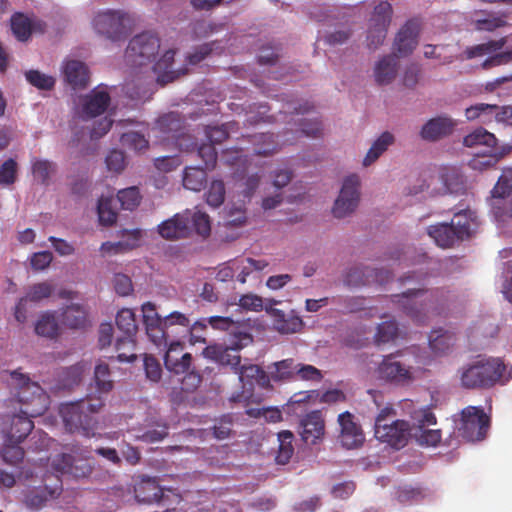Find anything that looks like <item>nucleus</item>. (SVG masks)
<instances>
[{
  "label": "nucleus",
  "instance_id": "nucleus-1",
  "mask_svg": "<svg viewBox=\"0 0 512 512\" xmlns=\"http://www.w3.org/2000/svg\"><path fill=\"white\" fill-rule=\"evenodd\" d=\"M141 309L146 334L157 347H166L173 340L181 341L190 331V319L184 313L173 311L161 317L152 302H145Z\"/></svg>",
  "mask_w": 512,
  "mask_h": 512
},
{
  "label": "nucleus",
  "instance_id": "nucleus-2",
  "mask_svg": "<svg viewBox=\"0 0 512 512\" xmlns=\"http://www.w3.org/2000/svg\"><path fill=\"white\" fill-rule=\"evenodd\" d=\"M507 367L500 358H484L462 368L461 384L468 389H488L496 384H505L511 378L506 376Z\"/></svg>",
  "mask_w": 512,
  "mask_h": 512
},
{
  "label": "nucleus",
  "instance_id": "nucleus-3",
  "mask_svg": "<svg viewBox=\"0 0 512 512\" xmlns=\"http://www.w3.org/2000/svg\"><path fill=\"white\" fill-rule=\"evenodd\" d=\"M476 213L470 209L454 213L451 223H441L428 228V234L442 248L452 247L456 242L468 239L477 228Z\"/></svg>",
  "mask_w": 512,
  "mask_h": 512
},
{
  "label": "nucleus",
  "instance_id": "nucleus-4",
  "mask_svg": "<svg viewBox=\"0 0 512 512\" xmlns=\"http://www.w3.org/2000/svg\"><path fill=\"white\" fill-rule=\"evenodd\" d=\"M9 374L10 385L17 390L18 401L26 405L22 412L31 417L44 414L49 407L50 401L43 388L18 369L9 372Z\"/></svg>",
  "mask_w": 512,
  "mask_h": 512
},
{
  "label": "nucleus",
  "instance_id": "nucleus-5",
  "mask_svg": "<svg viewBox=\"0 0 512 512\" xmlns=\"http://www.w3.org/2000/svg\"><path fill=\"white\" fill-rule=\"evenodd\" d=\"M60 414L66 430L70 433H79L85 437L96 435V406L91 400L63 405Z\"/></svg>",
  "mask_w": 512,
  "mask_h": 512
},
{
  "label": "nucleus",
  "instance_id": "nucleus-6",
  "mask_svg": "<svg viewBox=\"0 0 512 512\" xmlns=\"http://www.w3.org/2000/svg\"><path fill=\"white\" fill-rule=\"evenodd\" d=\"M396 412L391 406H386L375 419V436L382 442L396 449L406 445L410 425L405 420H393Z\"/></svg>",
  "mask_w": 512,
  "mask_h": 512
},
{
  "label": "nucleus",
  "instance_id": "nucleus-7",
  "mask_svg": "<svg viewBox=\"0 0 512 512\" xmlns=\"http://www.w3.org/2000/svg\"><path fill=\"white\" fill-rule=\"evenodd\" d=\"M113 326L111 323H101L98 329V350L103 351L101 358L120 363H131L137 359L135 353L136 339L131 336L119 337L114 345V353H109L106 349L110 346L113 339Z\"/></svg>",
  "mask_w": 512,
  "mask_h": 512
},
{
  "label": "nucleus",
  "instance_id": "nucleus-8",
  "mask_svg": "<svg viewBox=\"0 0 512 512\" xmlns=\"http://www.w3.org/2000/svg\"><path fill=\"white\" fill-rule=\"evenodd\" d=\"M253 342V338L248 333H238L227 343H214L206 346L202 355L222 366H230L233 370L241 362L240 350Z\"/></svg>",
  "mask_w": 512,
  "mask_h": 512
},
{
  "label": "nucleus",
  "instance_id": "nucleus-9",
  "mask_svg": "<svg viewBox=\"0 0 512 512\" xmlns=\"http://www.w3.org/2000/svg\"><path fill=\"white\" fill-rule=\"evenodd\" d=\"M437 293L424 289H409L401 295H393L392 301L417 323H424L431 306L437 301Z\"/></svg>",
  "mask_w": 512,
  "mask_h": 512
},
{
  "label": "nucleus",
  "instance_id": "nucleus-10",
  "mask_svg": "<svg viewBox=\"0 0 512 512\" xmlns=\"http://www.w3.org/2000/svg\"><path fill=\"white\" fill-rule=\"evenodd\" d=\"M490 426V418L480 407L468 406L461 412L458 431L467 441H481L486 437Z\"/></svg>",
  "mask_w": 512,
  "mask_h": 512
},
{
  "label": "nucleus",
  "instance_id": "nucleus-11",
  "mask_svg": "<svg viewBox=\"0 0 512 512\" xmlns=\"http://www.w3.org/2000/svg\"><path fill=\"white\" fill-rule=\"evenodd\" d=\"M160 39L158 34H135L129 41L125 58L132 66H143L158 53Z\"/></svg>",
  "mask_w": 512,
  "mask_h": 512
},
{
  "label": "nucleus",
  "instance_id": "nucleus-12",
  "mask_svg": "<svg viewBox=\"0 0 512 512\" xmlns=\"http://www.w3.org/2000/svg\"><path fill=\"white\" fill-rule=\"evenodd\" d=\"M360 179L356 174L347 176L342 184L337 199L334 202L332 213L336 218H344L353 213L360 201Z\"/></svg>",
  "mask_w": 512,
  "mask_h": 512
},
{
  "label": "nucleus",
  "instance_id": "nucleus-13",
  "mask_svg": "<svg viewBox=\"0 0 512 512\" xmlns=\"http://www.w3.org/2000/svg\"><path fill=\"white\" fill-rule=\"evenodd\" d=\"M233 371L238 374L239 381L242 383L243 388L249 386L248 391H242L241 393L233 394L230 398L235 403H246L252 396L251 390L253 385L256 383L261 387H265L269 383V378L265 371L255 364H244L235 366Z\"/></svg>",
  "mask_w": 512,
  "mask_h": 512
},
{
  "label": "nucleus",
  "instance_id": "nucleus-14",
  "mask_svg": "<svg viewBox=\"0 0 512 512\" xmlns=\"http://www.w3.org/2000/svg\"><path fill=\"white\" fill-rule=\"evenodd\" d=\"M492 207L498 216H512V168L503 171L492 190Z\"/></svg>",
  "mask_w": 512,
  "mask_h": 512
},
{
  "label": "nucleus",
  "instance_id": "nucleus-15",
  "mask_svg": "<svg viewBox=\"0 0 512 512\" xmlns=\"http://www.w3.org/2000/svg\"><path fill=\"white\" fill-rule=\"evenodd\" d=\"M391 278L388 270L372 269L366 266H355L349 269L344 278V283L350 287H359L377 283L383 285Z\"/></svg>",
  "mask_w": 512,
  "mask_h": 512
},
{
  "label": "nucleus",
  "instance_id": "nucleus-16",
  "mask_svg": "<svg viewBox=\"0 0 512 512\" xmlns=\"http://www.w3.org/2000/svg\"><path fill=\"white\" fill-rule=\"evenodd\" d=\"M337 421L340 426L339 440L342 446L347 449L360 447L365 437L361 426L355 421L354 415L345 411L338 415Z\"/></svg>",
  "mask_w": 512,
  "mask_h": 512
},
{
  "label": "nucleus",
  "instance_id": "nucleus-17",
  "mask_svg": "<svg viewBox=\"0 0 512 512\" xmlns=\"http://www.w3.org/2000/svg\"><path fill=\"white\" fill-rule=\"evenodd\" d=\"M378 375L389 382L402 385L413 379L410 368L396 361L393 355L384 357L378 366Z\"/></svg>",
  "mask_w": 512,
  "mask_h": 512
},
{
  "label": "nucleus",
  "instance_id": "nucleus-18",
  "mask_svg": "<svg viewBox=\"0 0 512 512\" xmlns=\"http://www.w3.org/2000/svg\"><path fill=\"white\" fill-rule=\"evenodd\" d=\"M30 415L14 414L8 421L2 423V432L5 437L13 442H22L33 430L34 423Z\"/></svg>",
  "mask_w": 512,
  "mask_h": 512
},
{
  "label": "nucleus",
  "instance_id": "nucleus-19",
  "mask_svg": "<svg viewBox=\"0 0 512 512\" xmlns=\"http://www.w3.org/2000/svg\"><path fill=\"white\" fill-rule=\"evenodd\" d=\"M165 348H167V351L164 356V364L169 371L180 374L190 369L192 355L190 353L181 354V341L173 340V342H168Z\"/></svg>",
  "mask_w": 512,
  "mask_h": 512
},
{
  "label": "nucleus",
  "instance_id": "nucleus-20",
  "mask_svg": "<svg viewBox=\"0 0 512 512\" xmlns=\"http://www.w3.org/2000/svg\"><path fill=\"white\" fill-rule=\"evenodd\" d=\"M456 122L447 116H438L428 120L420 131L423 140L434 142L452 134Z\"/></svg>",
  "mask_w": 512,
  "mask_h": 512
},
{
  "label": "nucleus",
  "instance_id": "nucleus-21",
  "mask_svg": "<svg viewBox=\"0 0 512 512\" xmlns=\"http://www.w3.org/2000/svg\"><path fill=\"white\" fill-rule=\"evenodd\" d=\"M158 233L167 240L182 239L191 235L192 227L188 225V218L184 212L177 213L158 225Z\"/></svg>",
  "mask_w": 512,
  "mask_h": 512
},
{
  "label": "nucleus",
  "instance_id": "nucleus-22",
  "mask_svg": "<svg viewBox=\"0 0 512 512\" xmlns=\"http://www.w3.org/2000/svg\"><path fill=\"white\" fill-rule=\"evenodd\" d=\"M301 437L305 443L316 444L324 436L325 422L320 410L306 414L301 422Z\"/></svg>",
  "mask_w": 512,
  "mask_h": 512
},
{
  "label": "nucleus",
  "instance_id": "nucleus-23",
  "mask_svg": "<svg viewBox=\"0 0 512 512\" xmlns=\"http://www.w3.org/2000/svg\"><path fill=\"white\" fill-rule=\"evenodd\" d=\"M495 114L497 122L512 125V106L499 107L495 104L478 103L465 111L468 120L479 118L483 114Z\"/></svg>",
  "mask_w": 512,
  "mask_h": 512
},
{
  "label": "nucleus",
  "instance_id": "nucleus-24",
  "mask_svg": "<svg viewBox=\"0 0 512 512\" xmlns=\"http://www.w3.org/2000/svg\"><path fill=\"white\" fill-rule=\"evenodd\" d=\"M135 498L141 503L159 502L163 497V489L155 477L142 476L134 486Z\"/></svg>",
  "mask_w": 512,
  "mask_h": 512
},
{
  "label": "nucleus",
  "instance_id": "nucleus-25",
  "mask_svg": "<svg viewBox=\"0 0 512 512\" xmlns=\"http://www.w3.org/2000/svg\"><path fill=\"white\" fill-rule=\"evenodd\" d=\"M176 51L173 49L167 50L160 59L156 61L152 69L157 74V82L165 85L177 79L181 74H186L187 69L173 70L174 56Z\"/></svg>",
  "mask_w": 512,
  "mask_h": 512
},
{
  "label": "nucleus",
  "instance_id": "nucleus-26",
  "mask_svg": "<svg viewBox=\"0 0 512 512\" xmlns=\"http://www.w3.org/2000/svg\"><path fill=\"white\" fill-rule=\"evenodd\" d=\"M65 81L73 89L85 88L89 81V73L86 65L79 60H66L62 65Z\"/></svg>",
  "mask_w": 512,
  "mask_h": 512
},
{
  "label": "nucleus",
  "instance_id": "nucleus-27",
  "mask_svg": "<svg viewBox=\"0 0 512 512\" xmlns=\"http://www.w3.org/2000/svg\"><path fill=\"white\" fill-rule=\"evenodd\" d=\"M12 32H41L46 26L42 20L30 13L15 12L10 18Z\"/></svg>",
  "mask_w": 512,
  "mask_h": 512
},
{
  "label": "nucleus",
  "instance_id": "nucleus-28",
  "mask_svg": "<svg viewBox=\"0 0 512 512\" xmlns=\"http://www.w3.org/2000/svg\"><path fill=\"white\" fill-rule=\"evenodd\" d=\"M398 69L397 57L387 55L380 59L374 67V77L378 85H388L396 77Z\"/></svg>",
  "mask_w": 512,
  "mask_h": 512
},
{
  "label": "nucleus",
  "instance_id": "nucleus-29",
  "mask_svg": "<svg viewBox=\"0 0 512 512\" xmlns=\"http://www.w3.org/2000/svg\"><path fill=\"white\" fill-rule=\"evenodd\" d=\"M157 128L160 132L164 134H171L172 138L177 140V144L180 148H182L181 141L184 139L182 135L179 134L182 129V120L178 113L170 112L162 115L157 120Z\"/></svg>",
  "mask_w": 512,
  "mask_h": 512
},
{
  "label": "nucleus",
  "instance_id": "nucleus-30",
  "mask_svg": "<svg viewBox=\"0 0 512 512\" xmlns=\"http://www.w3.org/2000/svg\"><path fill=\"white\" fill-rule=\"evenodd\" d=\"M392 14L393 9L389 2L381 1L376 5L370 17V24L374 32H387Z\"/></svg>",
  "mask_w": 512,
  "mask_h": 512
},
{
  "label": "nucleus",
  "instance_id": "nucleus-31",
  "mask_svg": "<svg viewBox=\"0 0 512 512\" xmlns=\"http://www.w3.org/2000/svg\"><path fill=\"white\" fill-rule=\"evenodd\" d=\"M269 266L265 259H253L250 257L237 259L236 280L241 284L246 283L247 277L253 272H261Z\"/></svg>",
  "mask_w": 512,
  "mask_h": 512
},
{
  "label": "nucleus",
  "instance_id": "nucleus-32",
  "mask_svg": "<svg viewBox=\"0 0 512 512\" xmlns=\"http://www.w3.org/2000/svg\"><path fill=\"white\" fill-rule=\"evenodd\" d=\"M273 326L276 331L281 334H292L299 332L303 327L302 319L291 311L290 313H285L282 310V315L277 316L273 320Z\"/></svg>",
  "mask_w": 512,
  "mask_h": 512
},
{
  "label": "nucleus",
  "instance_id": "nucleus-33",
  "mask_svg": "<svg viewBox=\"0 0 512 512\" xmlns=\"http://www.w3.org/2000/svg\"><path fill=\"white\" fill-rule=\"evenodd\" d=\"M53 466L57 472L73 474L76 477L86 476L91 472L90 466H79L69 454H61L54 461Z\"/></svg>",
  "mask_w": 512,
  "mask_h": 512
},
{
  "label": "nucleus",
  "instance_id": "nucleus-34",
  "mask_svg": "<svg viewBox=\"0 0 512 512\" xmlns=\"http://www.w3.org/2000/svg\"><path fill=\"white\" fill-rule=\"evenodd\" d=\"M394 142V136L386 131L383 132L372 144L363 159V166L368 167L374 163Z\"/></svg>",
  "mask_w": 512,
  "mask_h": 512
},
{
  "label": "nucleus",
  "instance_id": "nucleus-35",
  "mask_svg": "<svg viewBox=\"0 0 512 512\" xmlns=\"http://www.w3.org/2000/svg\"><path fill=\"white\" fill-rule=\"evenodd\" d=\"M183 186L191 191H201L207 183V175L204 168L186 167L183 172Z\"/></svg>",
  "mask_w": 512,
  "mask_h": 512
},
{
  "label": "nucleus",
  "instance_id": "nucleus-36",
  "mask_svg": "<svg viewBox=\"0 0 512 512\" xmlns=\"http://www.w3.org/2000/svg\"><path fill=\"white\" fill-rule=\"evenodd\" d=\"M62 323L71 328H84L87 323V311L80 305L67 306L62 313Z\"/></svg>",
  "mask_w": 512,
  "mask_h": 512
},
{
  "label": "nucleus",
  "instance_id": "nucleus-37",
  "mask_svg": "<svg viewBox=\"0 0 512 512\" xmlns=\"http://www.w3.org/2000/svg\"><path fill=\"white\" fill-rule=\"evenodd\" d=\"M59 325L54 313L46 312L42 314L35 324L37 335L49 339H55L59 335Z\"/></svg>",
  "mask_w": 512,
  "mask_h": 512
},
{
  "label": "nucleus",
  "instance_id": "nucleus-38",
  "mask_svg": "<svg viewBox=\"0 0 512 512\" xmlns=\"http://www.w3.org/2000/svg\"><path fill=\"white\" fill-rule=\"evenodd\" d=\"M249 141L254 145V153L259 156H269L277 151V142L273 134L259 133L249 136Z\"/></svg>",
  "mask_w": 512,
  "mask_h": 512
},
{
  "label": "nucleus",
  "instance_id": "nucleus-39",
  "mask_svg": "<svg viewBox=\"0 0 512 512\" xmlns=\"http://www.w3.org/2000/svg\"><path fill=\"white\" fill-rule=\"evenodd\" d=\"M184 215L188 218V225L192 227V232L207 237L211 232L210 218L208 214L201 211H184Z\"/></svg>",
  "mask_w": 512,
  "mask_h": 512
},
{
  "label": "nucleus",
  "instance_id": "nucleus-40",
  "mask_svg": "<svg viewBox=\"0 0 512 512\" xmlns=\"http://www.w3.org/2000/svg\"><path fill=\"white\" fill-rule=\"evenodd\" d=\"M293 434L288 430H284L278 433V451L275 460L278 464H287L294 453L293 447Z\"/></svg>",
  "mask_w": 512,
  "mask_h": 512
},
{
  "label": "nucleus",
  "instance_id": "nucleus-41",
  "mask_svg": "<svg viewBox=\"0 0 512 512\" xmlns=\"http://www.w3.org/2000/svg\"><path fill=\"white\" fill-rule=\"evenodd\" d=\"M463 144L466 147L483 145L490 148L497 145V138L486 129L479 127L464 137Z\"/></svg>",
  "mask_w": 512,
  "mask_h": 512
},
{
  "label": "nucleus",
  "instance_id": "nucleus-42",
  "mask_svg": "<svg viewBox=\"0 0 512 512\" xmlns=\"http://www.w3.org/2000/svg\"><path fill=\"white\" fill-rule=\"evenodd\" d=\"M116 325L124 336L135 337L138 331L135 313L129 308H123L116 315Z\"/></svg>",
  "mask_w": 512,
  "mask_h": 512
},
{
  "label": "nucleus",
  "instance_id": "nucleus-43",
  "mask_svg": "<svg viewBox=\"0 0 512 512\" xmlns=\"http://www.w3.org/2000/svg\"><path fill=\"white\" fill-rule=\"evenodd\" d=\"M77 118L87 121L96 117V88L87 95L79 97V105L75 110Z\"/></svg>",
  "mask_w": 512,
  "mask_h": 512
},
{
  "label": "nucleus",
  "instance_id": "nucleus-44",
  "mask_svg": "<svg viewBox=\"0 0 512 512\" xmlns=\"http://www.w3.org/2000/svg\"><path fill=\"white\" fill-rule=\"evenodd\" d=\"M298 364L292 358L284 359L273 364L271 377L275 381L295 379Z\"/></svg>",
  "mask_w": 512,
  "mask_h": 512
},
{
  "label": "nucleus",
  "instance_id": "nucleus-45",
  "mask_svg": "<svg viewBox=\"0 0 512 512\" xmlns=\"http://www.w3.org/2000/svg\"><path fill=\"white\" fill-rule=\"evenodd\" d=\"M475 27L479 31L493 32L507 25L506 18L494 13H483L474 20Z\"/></svg>",
  "mask_w": 512,
  "mask_h": 512
},
{
  "label": "nucleus",
  "instance_id": "nucleus-46",
  "mask_svg": "<svg viewBox=\"0 0 512 512\" xmlns=\"http://www.w3.org/2000/svg\"><path fill=\"white\" fill-rule=\"evenodd\" d=\"M117 199L122 209L133 211L140 205L142 196L138 187L131 186L119 190Z\"/></svg>",
  "mask_w": 512,
  "mask_h": 512
},
{
  "label": "nucleus",
  "instance_id": "nucleus-47",
  "mask_svg": "<svg viewBox=\"0 0 512 512\" xmlns=\"http://www.w3.org/2000/svg\"><path fill=\"white\" fill-rule=\"evenodd\" d=\"M83 366L80 364L64 368L59 373L60 386L63 389H72L82 380Z\"/></svg>",
  "mask_w": 512,
  "mask_h": 512
},
{
  "label": "nucleus",
  "instance_id": "nucleus-48",
  "mask_svg": "<svg viewBox=\"0 0 512 512\" xmlns=\"http://www.w3.org/2000/svg\"><path fill=\"white\" fill-rule=\"evenodd\" d=\"M21 442H13L5 437L3 448L1 451L4 462L11 465H17L24 458V450L19 446Z\"/></svg>",
  "mask_w": 512,
  "mask_h": 512
},
{
  "label": "nucleus",
  "instance_id": "nucleus-49",
  "mask_svg": "<svg viewBox=\"0 0 512 512\" xmlns=\"http://www.w3.org/2000/svg\"><path fill=\"white\" fill-rule=\"evenodd\" d=\"M25 78L27 82L33 87L45 91L52 90L56 83L55 79L52 76L46 75L40 72L39 70L35 69L26 71Z\"/></svg>",
  "mask_w": 512,
  "mask_h": 512
},
{
  "label": "nucleus",
  "instance_id": "nucleus-50",
  "mask_svg": "<svg viewBox=\"0 0 512 512\" xmlns=\"http://www.w3.org/2000/svg\"><path fill=\"white\" fill-rule=\"evenodd\" d=\"M120 141L123 146L135 152H144L149 148L148 139L143 134L135 131L123 133Z\"/></svg>",
  "mask_w": 512,
  "mask_h": 512
},
{
  "label": "nucleus",
  "instance_id": "nucleus-51",
  "mask_svg": "<svg viewBox=\"0 0 512 512\" xmlns=\"http://www.w3.org/2000/svg\"><path fill=\"white\" fill-rule=\"evenodd\" d=\"M418 34H397L394 41L396 57H404L413 52L418 44Z\"/></svg>",
  "mask_w": 512,
  "mask_h": 512
},
{
  "label": "nucleus",
  "instance_id": "nucleus-52",
  "mask_svg": "<svg viewBox=\"0 0 512 512\" xmlns=\"http://www.w3.org/2000/svg\"><path fill=\"white\" fill-rule=\"evenodd\" d=\"M111 199L104 197L98 198V223L102 225H112L116 223L118 214L111 207Z\"/></svg>",
  "mask_w": 512,
  "mask_h": 512
},
{
  "label": "nucleus",
  "instance_id": "nucleus-53",
  "mask_svg": "<svg viewBox=\"0 0 512 512\" xmlns=\"http://www.w3.org/2000/svg\"><path fill=\"white\" fill-rule=\"evenodd\" d=\"M225 185L222 180H213L206 192V202L209 206L217 208L225 200Z\"/></svg>",
  "mask_w": 512,
  "mask_h": 512
},
{
  "label": "nucleus",
  "instance_id": "nucleus-54",
  "mask_svg": "<svg viewBox=\"0 0 512 512\" xmlns=\"http://www.w3.org/2000/svg\"><path fill=\"white\" fill-rule=\"evenodd\" d=\"M503 45H504L503 40L488 41L486 43L468 47L464 53H465L467 59H472L475 57L494 53V52L500 50L503 47Z\"/></svg>",
  "mask_w": 512,
  "mask_h": 512
},
{
  "label": "nucleus",
  "instance_id": "nucleus-55",
  "mask_svg": "<svg viewBox=\"0 0 512 512\" xmlns=\"http://www.w3.org/2000/svg\"><path fill=\"white\" fill-rule=\"evenodd\" d=\"M106 18H109L112 22L110 27L112 30L111 32H127V30L131 29V27L127 25L130 23V17L127 14L119 12H112L109 15L98 13V20L100 19L101 22H105Z\"/></svg>",
  "mask_w": 512,
  "mask_h": 512
},
{
  "label": "nucleus",
  "instance_id": "nucleus-56",
  "mask_svg": "<svg viewBox=\"0 0 512 512\" xmlns=\"http://www.w3.org/2000/svg\"><path fill=\"white\" fill-rule=\"evenodd\" d=\"M452 345V336L442 330L433 331L429 336V346L436 353H445Z\"/></svg>",
  "mask_w": 512,
  "mask_h": 512
},
{
  "label": "nucleus",
  "instance_id": "nucleus-57",
  "mask_svg": "<svg viewBox=\"0 0 512 512\" xmlns=\"http://www.w3.org/2000/svg\"><path fill=\"white\" fill-rule=\"evenodd\" d=\"M54 172V164L48 160L37 159L32 163L33 176L47 185L49 183L50 175Z\"/></svg>",
  "mask_w": 512,
  "mask_h": 512
},
{
  "label": "nucleus",
  "instance_id": "nucleus-58",
  "mask_svg": "<svg viewBox=\"0 0 512 512\" xmlns=\"http://www.w3.org/2000/svg\"><path fill=\"white\" fill-rule=\"evenodd\" d=\"M398 335V326L394 320L385 321L378 325L375 340L377 343H388Z\"/></svg>",
  "mask_w": 512,
  "mask_h": 512
},
{
  "label": "nucleus",
  "instance_id": "nucleus-59",
  "mask_svg": "<svg viewBox=\"0 0 512 512\" xmlns=\"http://www.w3.org/2000/svg\"><path fill=\"white\" fill-rule=\"evenodd\" d=\"M446 190L451 194H462L465 191V181L456 171L446 172L442 175Z\"/></svg>",
  "mask_w": 512,
  "mask_h": 512
},
{
  "label": "nucleus",
  "instance_id": "nucleus-60",
  "mask_svg": "<svg viewBox=\"0 0 512 512\" xmlns=\"http://www.w3.org/2000/svg\"><path fill=\"white\" fill-rule=\"evenodd\" d=\"M497 158L493 155L492 151L489 153H477L469 161V166L473 170L484 171L493 168L497 165Z\"/></svg>",
  "mask_w": 512,
  "mask_h": 512
},
{
  "label": "nucleus",
  "instance_id": "nucleus-61",
  "mask_svg": "<svg viewBox=\"0 0 512 512\" xmlns=\"http://www.w3.org/2000/svg\"><path fill=\"white\" fill-rule=\"evenodd\" d=\"M53 287L48 282H41L32 285L27 294L26 298L32 302H39L51 296Z\"/></svg>",
  "mask_w": 512,
  "mask_h": 512
},
{
  "label": "nucleus",
  "instance_id": "nucleus-62",
  "mask_svg": "<svg viewBox=\"0 0 512 512\" xmlns=\"http://www.w3.org/2000/svg\"><path fill=\"white\" fill-rule=\"evenodd\" d=\"M143 363L147 379L152 382H159L162 376V368L159 361L154 356L145 354Z\"/></svg>",
  "mask_w": 512,
  "mask_h": 512
},
{
  "label": "nucleus",
  "instance_id": "nucleus-63",
  "mask_svg": "<svg viewBox=\"0 0 512 512\" xmlns=\"http://www.w3.org/2000/svg\"><path fill=\"white\" fill-rule=\"evenodd\" d=\"M231 123L223 124L221 126H207L205 129V135L210 141V144H220L225 141L229 136V127Z\"/></svg>",
  "mask_w": 512,
  "mask_h": 512
},
{
  "label": "nucleus",
  "instance_id": "nucleus-64",
  "mask_svg": "<svg viewBox=\"0 0 512 512\" xmlns=\"http://www.w3.org/2000/svg\"><path fill=\"white\" fill-rule=\"evenodd\" d=\"M263 303L262 297L254 293H247L240 296L238 305L246 311L260 312L263 310Z\"/></svg>",
  "mask_w": 512,
  "mask_h": 512
}]
</instances>
